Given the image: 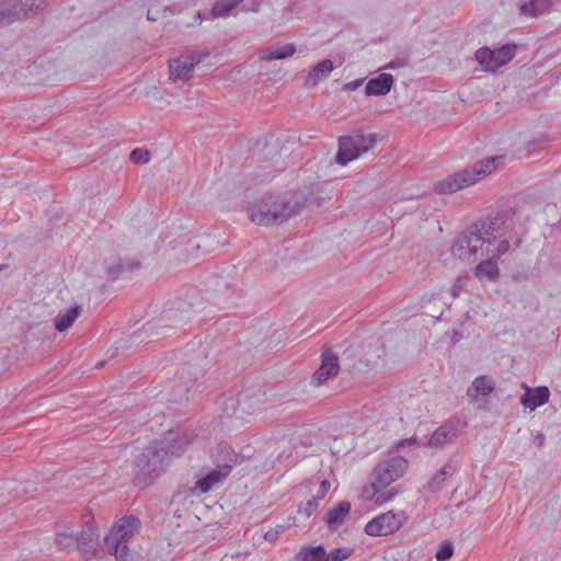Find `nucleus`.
<instances>
[{"label":"nucleus","instance_id":"48","mask_svg":"<svg viewBox=\"0 0 561 561\" xmlns=\"http://www.w3.org/2000/svg\"><path fill=\"white\" fill-rule=\"evenodd\" d=\"M405 444H411V439H409V440H402V442L399 444V446H403V445H405Z\"/></svg>","mask_w":561,"mask_h":561},{"label":"nucleus","instance_id":"9","mask_svg":"<svg viewBox=\"0 0 561 561\" xmlns=\"http://www.w3.org/2000/svg\"><path fill=\"white\" fill-rule=\"evenodd\" d=\"M404 520L405 514L403 512L389 511L369 520L365 526V533L376 537L387 536L397 531Z\"/></svg>","mask_w":561,"mask_h":561},{"label":"nucleus","instance_id":"7","mask_svg":"<svg viewBox=\"0 0 561 561\" xmlns=\"http://www.w3.org/2000/svg\"><path fill=\"white\" fill-rule=\"evenodd\" d=\"M516 48L514 44H505L496 49L481 47L476 51V60L484 70L494 72L513 59Z\"/></svg>","mask_w":561,"mask_h":561},{"label":"nucleus","instance_id":"28","mask_svg":"<svg viewBox=\"0 0 561 561\" xmlns=\"http://www.w3.org/2000/svg\"><path fill=\"white\" fill-rule=\"evenodd\" d=\"M80 313L81 307L79 306H75L65 312H59L55 318V329L58 332H65L75 323Z\"/></svg>","mask_w":561,"mask_h":561},{"label":"nucleus","instance_id":"42","mask_svg":"<svg viewBox=\"0 0 561 561\" xmlns=\"http://www.w3.org/2000/svg\"><path fill=\"white\" fill-rule=\"evenodd\" d=\"M329 489H330V482L322 481V483L320 485V490H319V495L317 497L319 500L322 499L324 496V494L328 492Z\"/></svg>","mask_w":561,"mask_h":561},{"label":"nucleus","instance_id":"18","mask_svg":"<svg viewBox=\"0 0 561 561\" xmlns=\"http://www.w3.org/2000/svg\"><path fill=\"white\" fill-rule=\"evenodd\" d=\"M173 437V440L170 442V444L164 445V455L169 457H178L182 455L186 448L191 445L193 437L191 434L183 433L180 435L175 432H169L163 438H167L169 436Z\"/></svg>","mask_w":561,"mask_h":561},{"label":"nucleus","instance_id":"51","mask_svg":"<svg viewBox=\"0 0 561 561\" xmlns=\"http://www.w3.org/2000/svg\"><path fill=\"white\" fill-rule=\"evenodd\" d=\"M2 268H3V266H2V265H0V271H1Z\"/></svg>","mask_w":561,"mask_h":561},{"label":"nucleus","instance_id":"25","mask_svg":"<svg viewBox=\"0 0 561 561\" xmlns=\"http://www.w3.org/2000/svg\"><path fill=\"white\" fill-rule=\"evenodd\" d=\"M173 14L170 8V0H152L148 8L147 18L149 21H160Z\"/></svg>","mask_w":561,"mask_h":561},{"label":"nucleus","instance_id":"23","mask_svg":"<svg viewBox=\"0 0 561 561\" xmlns=\"http://www.w3.org/2000/svg\"><path fill=\"white\" fill-rule=\"evenodd\" d=\"M350 511L351 504L348 502H340L335 507L328 511L324 520L331 529H336L345 522Z\"/></svg>","mask_w":561,"mask_h":561},{"label":"nucleus","instance_id":"14","mask_svg":"<svg viewBox=\"0 0 561 561\" xmlns=\"http://www.w3.org/2000/svg\"><path fill=\"white\" fill-rule=\"evenodd\" d=\"M339 373L337 357L328 352L322 355L321 366L313 373L312 383L316 386L323 385L328 379L333 378Z\"/></svg>","mask_w":561,"mask_h":561},{"label":"nucleus","instance_id":"32","mask_svg":"<svg viewBox=\"0 0 561 561\" xmlns=\"http://www.w3.org/2000/svg\"><path fill=\"white\" fill-rule=\"evenodd\" d=\"M454 554V546L450 541H445L439 545L435 558L437 561H447Z\"/></svg>","mask_w":561,"mask_h":561},{"label":"nucleus","instance_id":"37","mask_svg":"<svg viewBox=\"0 0 561 561\" xmlns=\"http://www.w3.org/2000/svg\"><path fill=\"white\" fill-rule=\"evenodd\" d=\"M191 383H192V380L185 382L184 385H182L179 389V396L178 397H174L173 398V401L174 402H182L184 400L187 399L186 397V393L188 392L190 390V387H191Z\"/></svg>","mask_w":561,"mask_h":561},{"label":"nucleus","instance_id":"49","mask_svg":"<svg viewBox=\"0 0 561 561\" xmlns=\"http://www.w3.org/2000/svg\"><path fill=\"white\" fill-rule=\"evenodd\" d=\"M230 559H232V557H228V556H225L221 561H231Z\"/></svg>","mask_w":561,"mask_h":561},{"label":"nucleus","instance_id":"10","mask_svg":"<svg viewBox=\"0 0 561 561\" xmlns=\"http://www.w3.org/2000/svg\"><path fill=\"white\" fill-rule=\"evenodd\" d=\"M45 0H7L0 4V24L26 18L28 11L36 10Z\"/></svg>","mask_w":561,"mask_h":561},{"label":"nucleus","instance_id":"41","mask_svg":"<svg viewBox=\"0 0 561 561\" xmlns=\"http://www.w3.org/2000/svg\"><path fill=\"white\" fill-rule=\"evenodd\" d=\"M363 82H364V79H357V80L347 82L344 85V89L348 90V91H354V90L358 89L363 84Z\"/></svg>","mask_w":561,"mask_h":561},{"label":"nucleus","instance_id":"21","mask_svg":"<svg viewBox=\"0 0 561 561\" xmlns=\"http://www.w3.org/2000/svg\"><path fill=\"white\" fill-rule=\"evenodd\" d=\"M495 389V381L491 376L477 377L467 390V396L476 399L478 396H489Z\"/></svg>","mask_w":561,"mask_h":561},{"label":"nucleus","instance_id":"46","mask_svg":"<svg viewBox=\"0 0 561 561\" xmlns=\"http://www.w3.org/2000/svg\"><path fill=\"white\" fill-rule=\"evenodd\" d=\"M201 20H202V18H201V12H199V11H196L195 22H196L197 24H199V23H201Z\"/></svg>","mask_w":561,"mask_h":561},{"label":"nucleus","instance_id":"30","mask_svg":"<svg viewBox=\"0 0 561 561\" xmlns=\"http://www.w3.org/2000/svg\"><path fill=\"white\" fill-rule=\"evenodd\" d=\"M297 557L301 561H327V552L322 546L304 547Z\"/></svg>","mask_w":561,"mask_h":561},{"label":"nucleus","instance_id":"1","mask_svg":"<svg viewBox=\"0 0 561 561\" xmlns=\"http://www.w3.org/2000/svg\"><path fill=\"white\" fill-rule=\"evenodd\" d=\"M516 211L513 208L499 210L494 215L477 220L458 234L451 244L450 252L455 257L472 262L483 247L489 249L491 239L501 238L514 229Z\"/></svg>","mask_w":561,"mask_h":561},{"label":"nucleus","instance_id":"39","mask_svg":"<svg viewBox=\"0 0 561 561\" xmlns=\"http://www.w3.org/2000/svg\"><path fill=\"white\" fill-rule=\"evenodd\" d=\"M282 529L283 527H276L267 530L264 535V539L268 541H275L279 537Z\"/></svg>","mask_w":561,"mask_h":561},{"label":"nucleus","instance_id":"47","mask_svg":"<svg viewBox=\"0 0 561 561\" xmlns=\"http://www.w3.org/2000/svg\"><path fill=\"white\" fill-rule=\"evenodd\" d=\"M383 68L385 69H394V65H393V62H389Z\"/></svg>","mask_w":561,"mask_h":561},{"label":"nucleus","instance_id":"22","mask_svg":"<svg viewBox=\"0 0 561 561\" xmlns=\"http://www.w3.org/2000/svg\"><path fill=\"white\" fill-rule=\"evenodd\" d=\"M500 270L496 260L490 257L479 263L474 268V276L482 282H494L499 278Z\"/></svg>","mask_w":561,"mask_h":561},{"label":"nucleus","instance_id":"5","mask_svg":"<svg viewBox=\"0 0 561 561\" xmlns=\"http://www.w3.org/2000/svg\"><path fill=\"white\" fill-rule=\"evenodd\" d=\"M217 467L209 471L205 477L198 479L192 488L194 495L207 493L216 485L224 482L230 474L232 468L240 463V456L228 445L218 446Z\"/></svg>","mask_w":561,"mask_h":561},{"label":"nucleus","instance_id":"13","mask_svg":"<svg viewBox=\"0 0 561 561\" xmlns=\"http://www.w3.org/2000/svg\"><path fill=\"white\" fill-rule=\"evenodd\" d=\"M458 434L459 431L456 423L447 421L432 434L427 446L431 448H443L446 445L454 444Z\"/></svg>","mask_w":561,"mask_h":561},{"label":"nucleus","instance_id":"38","mask_svg":"<svg viewBox=\"0 0 561 561\" xmlns=\"http://www.w3.org/2000/svg\"><path fill=\"white\" fill-rule=\"evenodd\" d=\"M466 286V279L463 277H458L455 284L451 287L453 297H458L460 290Z\"/></svg>","mask_w":561,"mask_h":561},{"label":"nucleus","instance_id":"19","mask_svg":"<svg viewBox=\"0 0 561 561\" xmlns=\"http://www.w3.org/2000/svg\"><path fill=\"white\" fill-rule=\"evenodd\" d=\"M333 69V62L330 59H324L318 62L313 68L310 69L305 79L304 85L306 88H313L318 85L330 76Z\"/></svg>","mask_w":561,"mask_h":561},{"label":"nucleus","instance_id":"15","mask_svg":"<svg viewBox=\"0 0 561 561\" xmlns=\"http://www.w3.org/2000/svg\"><path fill=\"white\" fill-rule=\"evenodd\" d=\"M140 522L134 516L121 518L105 537H114L118 541L128 540L138 531Z\"/></svg>","mask_w":561,"mask_h":561},{"label":"nucleus","instance_id":"36","mask_svg":"<svg viewBox=\"0 0 561 561\" xmlns=\"http://www.w3.org/2000/svg\"><path fill=\"white\" fill-rule=\"evenodd\" d=\"M510 249V242L507 240H502L496 250L492 253L491 257L497 260L499 257H501L503 254H505Z\"/></svg>","mask_w":561,"mask_h":561},{"label":"nucleus","instance_id":"2","mask_svg":"<svg viewBox=\"0 0 561 561\" xmlns=\"http://www.w3.org/2000/svg\"><path fill=\"white\" fill-rule=\"evenodd\" d=\"M302 207V201L291 192L264 194L250 203L248 214L252 222L260 226H272L297 216Z\"/></svg>","mask_w":561,"mask_h":561},{"label":"nucleus","instance_id":"31","mask_svg":"<svg viewBox=\"0 0 561 561\" xmlns=\"http://www.w3.org/2000/svg\"><path fill=\"white\" fill-rule=\"evenodd\" d=\"M75 542L73 530L67 526L61 527L56 533V543L61 548H69Z\"/></svg>","mask_w":561,"mask_h":561},{"label":"nucleus","instance_id":"12","mask_svg":"<svg viewBox=\"0 0 561 561\" xmlns=\"http://www.w3.org/2000/svg\"><path fill=\"white\" fill-rule=\"evenodd\" d=\"M263 0H217L211 9L213 18H226L241 4L243 11L257 12Z\"/></svg>","mask_w":561,"mask_h":561},{"label":"nucleus","instance_id":"20","mask_svg":"<svg viewBox=\"0 0 561 561\" xmlns=\"http://www.w3.org/2000/svg\"><path fill=\"white\" fill-rule=\"evenodd\" d=\"M459 470V465L456 460L450 459L445 463L439 471H437L428 481L427 486L430 491L437 492L442 489L445 480L451 477Z\"/></svg>","mask_w":561,"mask_h":561},{"label":"nucleus","instance_id":"11","mask_svg":"<svg viewBox=\"0 0 561 561\" xmlns=\"http://www.w3.org/2000/svg\"><path fill=\"white\" fill-rule=\"evenodd\" d=\"M201 59H195L191 55L180 56L170 60L169 71L172 81H186L192 78L195 66Z\"/></svg>","mask_w":561,"mask_h":561},{"label":"nucleus","instance_id":"44","mask_svg":"<svg viewBox=\"0 0 561 561\" xmlns=\"http://www.w3.org/2000/svg\"><path fill=\"white\" fill-rule=\"evenodd\" d=\"M123 270H124L123 265H121V264H119V265H116L115 267H111V268H108V273H110V274H112V273H113V274L117 275V274H119L121 272H123Z\"/></svg>","mask_w":561,"mask_h":561},{"label":"nucleus","instance_id":"40","mask_svg":"<svg viewBox=\"0 0 561 561\" xmlns=\"http://www.w3.org/2000/svg\"><path fill=\"white\" fill-rule=\"evenodd\" d=\"M201 248L199 238L190 239L185 247V250L190 253H193L194 250H198Z\"/></svg>","mask_w":561,"mask_h":561},{"label":"nucleus","instance_id":"3","mask_svg":"<svg viewBox=\"0 0 561 561\" xmlns=\"http://www.w3.org/2000/svg\"><path fill=\"white\" fill-rule=\"evenodd\" d=\"M502 160L503 156H495L481 160L468 169L438 181L434 185V191L438 194H451L458 190L472 185L494 171L497 163Z\"/></svg>","mask_w":561,"mask_h":561},{"label":"nucleus","instance_id":"43","mask_svg":"<svg viewBox=\"0 0 561 561\" xmlns=\"http://www.w3.org/2000/svg\"><path fill=\"white\" fill-rule=\"evenodd\" d=\"M535 443L538 447H542L543 444H545V440H546V437L542 433H538L536 436H535Z\"/></svg>","mask_w":561,"mask_h":561},{"label":"nucleus","instance_id":"34","mask_svg":"<svg viewBox=\"0 0 561 561\" xmlns=\"http://www.w3.org/2000/svg\"><path fill=\"white\" fill-rule=\"evenodd\" d=\"M318 497L308 500L305 504L299 506V513L305 515L306 517H310L318 507Z\"/></svg>","mask_w":561,"mask_h":561},{"label":"nucleus","instance_id":"8","mask_svg":"<svg viewBox=\"0 0 561 561\" xmlns=\"http://www.w3.org/2000/svg\"><path fill=\"white\" fill-rule=\"evenodd\" d=\"M408 469V461L402 457H393L388 461L379 463L374 471L371 485L374 489L388 486L390 483L402 477Z\"/></svg>","mask_w":561,"mask_h":561},{"label":"nucleus","instance_id":"24","mask_svg":"<svg viewBox=\"0 0 561 561\" xmlns=\"http://www.w3.org/2000/svg\"><path fill=\"white\" fill-rule=\"evenodd\" d=\"M551 0H530L519 5V13L529 18H537L549 12Z\"/></svg>","mask_w":561,"mask_h":561},{"label":"nucleus","instance_id":"27","mask_svg":"<svg viewBox=\"0 0 561 561\" xmlns=\"http://www.w3.org/2000/svg\"><path fill=\"white\" fill-rule=\"evenodd\" d=\"M296 53V46L291 43L286 45H275L268 48L263 55L260 56L262 61H272L277 59H285L291 57Z\"/></svg>","mask_w":561,"mask_h":561},{"label":"nucleus","instance_id":"35","mask_svg":"<svg viewBox=\"0 0 561 561\" xmlns=\"http://www.w3.org/2000/svg\"><path fill=\"white\" fill-rule=\"evenodd\" d=\"M350 556V552L343 549H335L329 556H327V561H342Z\"/></svg>","mask_w":561,"mask_h":561},{"label":"nucleus","instance_id":"50","mask_svg":"<svg viewBox=\"0 0 561 561\" xmlns=\"http://www.w3.org/2000/svg\"><path fill=\"white\" fill-rule=\"evenodd\" d=\"M375 364H376V362H375V360L367 359V366H368V365H375Z\"/></svg>","mask_w":561,"mask_h":561},{"label":"nucleus","instance_id":"6","mask_svg":"<svg viewBox=\"0 0 561 561\" xmlns=\"http://www.w3.org/2000/svg\"><path fill=\"white\" fill-rule=\"evenodd\" d=\"M377 141L375 134H358L355 136L341 137L339 151L335 157L336 163L345 165L358 158L362 153L370 150Z\"/></svg>","mask_w":561,"mask_h":561},{"label":"nucleus","instance_id":"26","mask_svg":"<svg viewBox=\"0 0 561 561\" xmlns=\"http://www.w3.org/2000/svg\"><path fill=\"white\" fill-rule=\"evenodd\" d=\"M99 538V534L93 527L83 529L80 536L77 538L79 550L83 554H93L95 552V541Z\"/></svg>","mask_w":561,"mask_h":561},{"label":"nucleus","instance_id":"17","mask_svg":"<svg viewBox=\"0 0 561 561\" xmlns=\"http://www.w3.org/2000/svg\"><path fill=\"white\" fill-rule=\"evenodd\" d=\"M394 83V78L389 73H380L376 78L368 80L365 87V94L367 96H385L387 95Z\"/></svg>","mask_w":561,"mask_h":561},{"label":"nucleus","instance_id":"33","mask_svg":"<svg viewBox=\"0 0 561 561\" xmlns=\"http://www.w3.org/2000/svg\"><path fill=\"white\" fill-rule=\"evenodd\" d=\"M149 159H150V153L148 150L137 148L130 152V160L134 163L145 164L149 161Z\"/></svg>","mask_w":561,"mask_h":561},{"label":"nucleus","instance_id":"29","mask_svg":"<svg viewBox=\"0 0 561 561\" xmlns=\"http://www.w3.org/2000/svg\"><path fill=\"white\" fill-rule=\"evenodd\" d=\"M103 541L107 552L114 554L117 561H129L127 542L118 541L114 537H105Z\"/></svg>","mask_w":561,"mask_h":561},{"label":"nucleus","instance_id":"4","mask_svg":"<svg viewBox=\"0 0 561 561\" xmlns=\"http://www.w3.org/2000/svg\"><path fill=\"white\" fill-rule=\"evenodd\" d=\"M173 440L172 435L151 443L135 460L136 478L140 483H151L164 470L168 457L164 445Z\"/></svg>","mask_w":561,"mask_h":561},{"label":"nucleus","instance_id":"16","mask_svg":"<svg viewBox=\"0 0 561 561\" xmlns=\"http://www.w3.org/2000/svg\"><path fill=\"white\" fill-rule=\"evenodd\" d=\"M523 388L525 389V393L520 398V403L525 408H528L533 411L549 401L550 391L548 387L540 386L530 388L526 383H523Z\"/></svg>","mask_w":561,"mask_h":561},{"label":"nucleus","instance_id":"45","mask_svg":"<svg viewBox=\"0 0 561 561\" xmlns=\"http://www.w3.org/2000/svg\"><path fill=\"white\" fill-rule=\"evenodd\" d=\"M377 352H378V353H377V358H380V357H381V355L385 353V350H383V347L378 346V347H377Z\"/></svg>","mask_w":561,"mask_h":561}]
</instances>
